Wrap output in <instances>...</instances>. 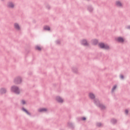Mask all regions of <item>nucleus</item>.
Wrapping results in <instances>:
<instances>
[{"instance_id":"f257e3e1","label":"nucleus","mask_w":130,"mask_h":130,"mask_svg":"<svg viewBox=\"0 0 130 130\" xmlns=\"http://www.w3.org/2000/svg\"><path fill=\"white\" fill-rule=\"evenodd\" d=\"M99 47L100 48H103L104 49H109V46L107 45H105L104 44L101 43L99 44Z\"/></svg>"},{"instance_id":"f03ea898","label":"nucleus","mask_w":130,"mask_h":130,"mask_svg":"<svg viewBox=\"0 0 130 130\" xmlns=\"http://www.w3.org/2000/svg\"><path fill=\"white\" fill-rule=\"evenodd\" d=\"M11 90L12 91H13V92H15V93H16V94H19V93H20L19 89L16 86H13L11 88Z\"/></svg>"},{"instance_id":"7ed1b4c3","label":"nucleus","mask_w":130,"mask_h":130,"mask_svg":"<svg viewBox=\"0 0 130 130\" xmlns=\"http://www.w3.org/2000/svg\"><path fill=\"white\" fill-rule=\"evenodd\" d=\"M56 100L57 101H58V102H60V103L63 102V100H62V99L60 98V97L59 96L57 97Z\"/></svg>"},{"instance_id":"20e7f679","label":"nucleus","mask_w":130,"mask_h":130,"mask_svg":"<svg viewBox=\"0 0 130 130\" xmlns=\"http://www.w3.org/2000/svg\"><path fill=\"white\" fill-rule=\"evenodd\" d=\"M14 27L17 30H20V26L19 25V24L18 23L14 24Z\"/></svg>"},{"instance_id":"39448f33","label":"nucleus","mask_w":130,"mask_h":130,"mask_svg":"<svg viewBox=\"0 0 130 130\" xmlns=\"http://www.w3.org/2000/svg\"><path fill=\"white\" fill-rule=\"evenodd\" d=\"M117 40L119 42H123V41H124V40L123 39V38H120L119 37L117 39Z\"/></svg>"},{"instance_id":"423d86ee","label":"nucleus","mask_w":130,"mask_h":130,"mask_svg":"<svg viewBox=\"0 0 130 130\" xmlns=\"http://www.w3.org/2000/svg\"><path fill=\"white\" fill-rule=\"evenodd\" d=\"M39 112H43L47 111V109L45 108H42V109H39Z\"/></svg>"},{"instance_id":"0eeeda50","label":"nucleus","mask_w":130,"mask_h":130,"mask_svg":"<svg viewBox=\"0 0 130 130\" xmlns=\"http://www.w3.org/2000/svg\"><path fill=\"white\" fill-rule=\"evenodd\" d=\"M89 96L91 99H94V98H95V95L92 93H90Z\"/></svg>"},{"instance_id":"6e6552de","label":"nucleus","mask_w":130,"mask_h":130,"mask_svg":"<svg viewBox=\"0 0 130 130\" xmlns=\"http://www.w3.org/2000/svg\"><path fill=\"white\" fill-rule=\"evenodd\" d=\"M116 5L118 7H121L122 6V4L120 2H116Z\"/></svg>"},{"instance_id":"1a4fd4ad","label":"nucleus","mask_w":130,"mask_h":130,"mask_svg":"<svg viewBox=\"0 0 130 130\" xmlns=\"http://www.w3.org/2000/svg\"><path fill=\"white\" fill-rule=\"evenodd\" d=\"M8 7H9V8H14V4L12 3H10L8 4Z\"/></svg>"},{"instance_id":"9d476101","label":"nucleus","mask_w":130,"mask_h":130,"mask_svg":"<svg viewBox=\"0 0 130 130\" xmlns=\"http://www.w3.org/2000/svg\"><path fill=\"white\" fill-rule=\"evenodd\" d=\"M82 44L84 45H88V43L87 42V41L85 40H84L83 41H82Z\"/></svg>"},{"instance_id":"9b49d317","label":"nucleus","mask_w":130,"mask_h":130,"mask_svg":"<svg viewBox=\"0 0 130 130\" xmlns=\"http://www.w3.org/2000/svg\"><path fill=\"white\" fill-rule=\"evenodd\" d=\"M0 92L3 94L4 93H6V90H5V89L2 88L1 89Z\"/></svg>"},{"instance_id":"f8f14e48","label":"nucleus","mask_w":130,"mask_h":130,"mask_svg":"<svg viewBox=\"0 0 130 130\" xmlns=\"http://www.w3.org/2000/svg\"><path fill=\"white\" fill-rule=\"evenodd\" d=\"M36 49H37V50H41V47H40L39 46H37L36 47Z\"/></svg>"},{"instance_id":"ddd939ff","label":"nucleus","mask_w":130,"mask_h":130,"mask_svg":"<svg viewBox=\"0 0 130 130\" xmlns=\"http://www.w3.org/2000/svg\"><path fill=\"white\" fill-rule=\"evenodd\" d=\"M22 110H23V111L26 112V113H27V114L30 115V113H29V112L28 111H27L26 109L23 108Z\"/></svg>"},{"instance_id":"4468645a","label":"nucleus","mask_w":130,"mask_h":130,"mask_svg":"<svg viewBox=\"0 0 130 130\" xmlns=\"http://www.w3.org/2000/svg\"><path fill=\"white\" fill-rule=\"evenodd\" d=\"M44 29L45 30H50V28L49 26H45Z\"/></svg>"},{"instance_id":"2eb2a0df","label":"nucleus","mask_w":130,"mask_h":130,"mask_svg":"<svg viewBox=\"0 0 130 130\" xmlns=\"http://www.w3.org/2000/svg\"><path fill=\"white\" fill-rule=\"evenodd\" d=\"M98 43V41L97 40H93V44L96 45Z\"/></svg>"},{"instance_id":"dca6fc26","label":"nucleus","mask_w":130,"mask_h":130,"mask_svg":"<svg viewBox=\"0 0 130 130\" xmlns=\"http://www.w3.org/2000/svg\"><path fill=\"white\" fill-rule=\"evenodd\" d=\"M116 87H117L116 85H115V86L113 87V88H112V92H113V91H114V90H115V89H116Z\"/></svg>"},{"instance_id":"f3484780","label":"nucleus","mask_w":130,"mask_h":130,"mask_svg":"<svg viewBox=\"0 0 130 130\" xmlns=\"http://www.w3.org/2000/svg\"><path fill=\"white\" fill-rule=\"evenodd\" d=\"M101 108L102 109H104L105 108V106H104L103 105H101Z\"/></svg>"},{"instance_id":"a211bd4d","label":"nucleus","mask_w":130,"mask_h":130,"mask_svg":"<svg viewBox=\"0 0 130 130\" xmlns=\"http://www.w3.org/2000/svg\"><path fill=\"white\" fill-rule=\"evenodd\" d=\"M21 103H22V104H26V102H25V101H24V100H22L21 101Z\"/></svg>"},{"instance_id":"6ab92c4d","label":"nucleus","mask_w":130,"mask_h":130,"mask_svg":"<svg viewBox=\"0 0 130 130\" xmlns=\"http://www.w3.org/2000/svg\"><path fill=\"white\" fill-rule=\"evenodd\" d=\"M97 125H98V126H101L102 124H101V123H98Z\"/></svg>"},{"instance_id":"aec40b11","label":"nucleus","mask_w":130,"mask_h":130,"mask_svg":"<svg viewBox=\"0 0 130 130\" xmlns=\"http://www.w3.org/2000/svg\"><path fill=\"white\" fill-rule=\"evenodd\" d=\"M125 112L126 114H127V113H128V111L127 110H126L125 111Z\"/></svg>"},{"instance_id":"412c9836","label":"nucleus","mask_w":130,"mask_h":130,"mask_svg":"<svg viewBox=\"0 0 130 130\" xmlns=\"http://www.w3.org/2000/svg\"><path fill=\"white\" fill-rule=\"evenodd\" d=\"M82 120H86V118L83 117L82 118Z\"/></svg>"},{"instance_id":"4be33fe9","label":"nucleus","mask_w":130,"mask_h":130,"mask_svg":"<svg viewBox=\"0 0 130 130\" xmlns=\"http://www.w3.org/2000/svg\"><path fill=\"white\" fill-rule=\"evenodd\" d=\"M120 78H121V79H123V76L121 75V76H120Z\"/></svg>"},{"instance_id":"5701e85b","label":"nucleus","mask_w":130,"mask_h":130,"mask_svg":"<svg viewBox=\"0 0 130 130\" xmlns=\"http://www.w3.org/2000/svg\"><path fill=\"white\" fill-rule=\"evenodd\" d=\"M128 29H130V26H128Z\"/></svg>"}]
</instances>
